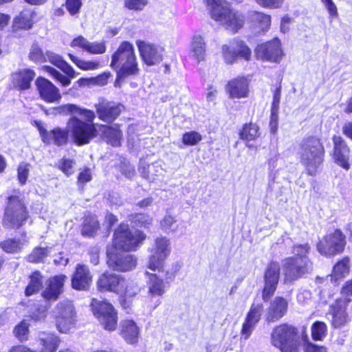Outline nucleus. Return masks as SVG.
Wrapping results in <instances>:
<instances>
[{
	"label": "nucleus",
	"mask_w": 352,
	"mask_h": 352,
	"mask_svg": "<svg viewBox=\"0 0 352 352\" xmlns=\"http://www.w3.org/2000/svg\"><path fill=\"white\" fill-rule=\"evenodd\" d=\"M46 114L71 115L67 124V130L56 128L47 132L41 129L43 141L50 143L53 141L58 146L64 145L68 140V132L71 133L74 142L82 145L88 144L97 135V130L93 121L96 118L94 111L82 108L74 104H67L46 111Z\"/></svg>",
	"instance_id": "f257e3e1"
},
{
	"label": "nucleus",
	"mask_w": 352,
	"mask_h": 352,
	"mask_svg": "<svg viewBox=\"0 0 352 352\" xmlns=\"http://www.w3.org/2000/svg\"><path fill=\"white\" fill-rule=\"evenodd\" d=\"M310 250L311 246L308 243L294 245V256L283 262L285 282L292 283L311 271L312 264L308 257Z\"/></svg>",
	"instance_id": "f03ea898"
},
{
	"label": "nucleus",
	"mask_w": 352,
	"mask_h": 352,
	"mask_svg": "<svg viewBox=\"0 0 352 352\" xmlns=\"http://www.w3.org/2000/svg\"><path fill=\"white\" fill-rule=\"evenodd\" d=\"M111 67L116 72L117 80L139 73L138 63L133 44L123 41L111 56Z\"/></svg>",
	"instance_id": "7ed1b4c3"
},
{
	"label": "nucleus",
	"mask_w": 352,
	"mask_h": 352,
	"mask_svg": "<svg viewBox=\"0 0 352 352\" xmlns=\"http://www.w3.org/2000/svg\"><path fill=\"white\" fill-rule=\"evenodd\" d=\"M212 19L227 30L236 32L244 24L243 14L232 10L226 0H204Z\"/></svg>",
	"instance_id": "20e7f679"
},
{
	"label": "nucleus",
	"mask_w": 352,
	"mask_h": 352,
	"mask_svg": "<svg viewBox=\"0 0 352 352\" xmlns=\"http://www.w3.org/2000/svg\"><path fill=\"white\" fill-rule=\"evenodd\" d=\"M324 150L320 140L309 137L302 140L298 154L300 160L309 175H315L323 162Z\"/></svg>",
	"instance_id": "39448f33"
},
{
	"label": "nucleus",
	"mask_w": 352,
	"mask_h": 352,
	"mask_svg": "<svg viewBox=\"0 0 352 352\" xmlns=\"http://www.w3.org/2000/svg\"><path fill=\"white\" fill-rule=\"evenodd\" d=\"M296 336L297 330L295 327L282 324L273 329L271 342L281 352H298L299 342Z\"/></svg>",
	"instance_id": "423d86ee"
},
{
	"label": "nucleus",
	"mask_w": 352,
	"mask_h": 352,
	"mask_svg": "<svg viewBox=\"0 0 352 352\" xmlns=\"http://www.w3.org/2000/svg\"><path fill=\"white\" fill-rule=\"evenodd\" d=\"M28 218V212L23 200L16 195L10 196L5 210L3 226L17 229L25 223Z\"/></svg>",
	"instance_id": "0eeeda50"
},
{
	"label": "nucleus",
	"mask_w": 352,
	"mask_h": 352,
	"mask_svg": "<svg viewBox=\"0 0 352 352\" xmlns=\"http://www.w3.org/2000/svg\"><path fill=\"white\" fill-rule=\"evenodd\" d=\"M145 238L142 232L136 230L131 232L127 224L122 223L114 232V248L111 250H135Z\"/></svg>",
	"instance_id": "6e6552de"
},
{
	"label": "nucleus",
	"mask_w": 352,
	"mask_h": 352,
	"mask_svg": "<svg viewBox=\"0 0 352 352\" xmlns=\"http://www.w3.org/2000/svg\"><path fill=\"white\" fill-rule=\"evenodd\" d=\"M346 245V236L340 230L329 233L316 246L318 252L327 258L342 254Z\"/></svg>",
	"instance_id": "1a4fd4ad"
},
{
	"label": "nucleus",
	"mask_w": 352,
	"mask_h": 352,
	"mask_svg": "<svg viewBox=\"0 0 352 352\" xmlns=\"http://www.w3.org/2000/svg\"><path fill=\"white\" fill-rule=\"evenodd\" d=\"M76 311L70 301L58 302L54 310L52 316L56 320L57 330L63 333H67L75 324Z\"/></svg>",
	"instance_id": "9d476101"
},
{
	"label": "nucleus",
	"mask_w": 352,
	"mask_h": 352,
	"mask_svg": "<svg viewBox=\"0 0 352 352\" xmlns=\"http://www.w3.org/2000/svg\"><path fill=\"white\" fill-rule=\"evenodd\" d=\"M91 306L94 315L104 329L112 331L116 329L117 312L111 304L93 299Z\"/></svg>",
	"instance_id": "9b49d317"
},
{
	"label": "nucleus",
	"mask_w": 352,
	"mask_h": 352,
	"mask_svg": "<svg viewBox=\"0 0 352 352\" xmlns=\"http://www.w3.org/2000/svg\"><path fill=\"white\" fill-rule=\"evenodd\" d=\"M223 60L227 64H233L237 58H241L245 60H250L252 56V51L243 41L238 38L230 41L228 44L223 45L221 47Z\"/></svg>",
	"instance_id": "f8f14e48"
},
{
	"label": "nucleus",
	"mask_w": 352,
	"mask_h": 352,
	"mask_svg": "<svg viewBox=\"0 0 352 352\" xmlns=\"http://www.w3.org/2000/svg\"><path fill=\"white\" fill-rule=\"evenodd\" d=\"M170 252V240L165 236L157 237L155 240L154 245L150 249L151 255L148 267L153 271L160 270L163 261L168 256Z\"/></svg>",
	"instance_id": "ddd939ff"
},
{
	"label": "nucleus",
	"mask_w": 352,
	"mask_h": 352,
	"mask_svg": "<svg viewBox=\"0 0 352 352\" xmlns=\"http://www.w3.org/2000/svg\"><path fill=\"white\" fill-rule=\"evenodd\" d=\"M107 265L113 270L127 272L133 270L136 266V258L126 252H118V250H108Z\"/></svg>",
	"instance_id": "4468645a"
},
{
	"label": "nucleus",
	"mask_w": 352,
	"mask_h": 352,
	"mask_svg": "<svg viewBox=\"0 0 352 352\" xmlns=\"http://www.w3.org/2000/svg\"><path fill=\"white\" fill-rule=\"evenodd\" d=\"M280 267L277 262H271L264 273V287L262 298L267 302L274 294L280 278Z\"/></svg>",
	"instance_id": "2eb2a0df"
},
{
	"label": "nucleus",
	"mask_w": 352,
	"mask_h": 352,
	"mask_svg": "<svg viewBox=\"0 0 352 352\" xmlns=\"http://www.w3.org/2000/svg\"><path fill=\"white\" fill-rule=\"evenodd\" d=\"M255 54L258 58L274 63H278L283 55L280 42L277 38L258 45Z\"/></svg>",
	"instance_id": "dca6fc26"
},
{
	"label": "nucleus",
	"mask_w": 352,
	"mask_h": 352,
	"mask_svg": "<svg viewBox=\"0 0 352 352\" xmlns=\"http://www.w3.org/2000/svg\"><path fill=\"white\" fill-rule=\"evenodd\" d=\"M136 45L144 63L153 66L162 60L163 49L160 46L142 40H138Z\"/></svg>",
	"instance_id": "f3484780"
},
{
	"label": "nucleus",
	"mask_w": 352,
	"mask_h": 352,
	"mask_svg": "<svg viewBox=\"0 0 352 352\" xmlns=\"http://www.w3.org/2000/svg\"><path fill=\"white\" fill-rule=\"evenodd\" d=\"M263 312L262 303H253L248 312L241 331V339L248 340L261 318Z\"/></svg>",
	"instance_id": "a211bd4d"
},
{
	"label": "nucleus",
	"mask_w": 352,
	"mask_h": 352,
	"mask_svg": "<svg viewBox=\"0 0 352 352\" xmlns=\"http://www.w3.org/2000/svg\"><path fill=\"white\" fill-rule=\"evenodd\" d=\"M349 303L350 300L348 298H339L331 307L329 314L332 316L331 324L334 328H340L349 322V317L346 309Z\"/></svg>",
	"instance_id": "6ab92c4d"
},
{
	"label": "nucleus",
	"mask_w": 352,
	"mask_h": 352,
	"mask_svg": "<svg viewBox=\"0 0 352 352\" xmlns=\"http://www.w3.org/2000/svg\"><path fill=\"white\" fill-rule=\"evenodd\" d=\"M95 108L98 118L107 123L113 122L124 109L121 104L104 100L95 104Z\"/></svg>",
	"instance_id": "aec40b11"
},
{
	"label": "nucleus",
	"mask_w": 352,
	"mask_h": 352,
	"mask_svg": "<svg viewBox=\"0 0 352 352\" xmlns=\"http://www.w3.org/2000/svg\"><path fill=\"white\" fill-rule=\"evenodd\" d=\"M124 283V278L114 273L108 272L102 274L97 280V287L100 292H111L118 294L122 291L121 285Z\"/></svg>",
	"instance_id": "412c9836"
},
{
	"label": "nucleus",
	"mask_w": 352,
	"mask_h": 352,
	"mask_svg": "<svg viewBox=\"0 0 352 352\" xmlns=\"http://www.w3.org/2000/svg\"><path fill=\"white\" fill-rule=\"evenodd\" d=\"M333 159L338 166L345 170L350 168L349 158L350 150L342 138L334 136L333 138Z\"/></svg>",
	"instance_id": "4be33fe9"
},
{
	"label": "nucleus",
	"mask_w": 352,
	"mask_h": 352,
	"mask_svg": "<svg viewBox=\"0 0 352 352\" xmlns=\"http://www.w3.org/2000/svg\"><path fill=\"white\" fill-rule=\"evenodd\" d=\"M92 282V275L86 265L78 264L72 277V287L76 290H87Z\"/></svg>",
	"instance_id": "5701e85b"
},
{
	"label": "nucleus",
	"mask_w": 352,
	"mask_h": 352,
	"mask_svg": "<svg viewBox=\"0 0 352 352\" xmlns=\"http://www.w3.org/2000/svg\"><path fill=\"white\" fill-rule=\"evenodd\" d=\"M36 85L41 98L45 102H55L60 100L61 95L58 89L48 80L38 78L36 80Z\"/></svg>",
	"instance_id": "b1692460"
},
{
	"label": "nucleus",
	"mask_w": 352,
	"mask_h": 352,
	"mask_svg": "<svg viewBox=\"0 0 352 352\" xmlns=\"http://www.w3.org/2000/svg\"><path fill=\"white\" fill-rule=\"evenodd\" d=\"M67 277L63 274L54 276L48 279L47 287L42 293V296L47 300H56L63 292V288Z\"/></svg>",
	"instance_id": "393cba45"
},
{
	"label": "nucleus",
	"mask_w": 352,
	"mask_h": 352,
	"mask_svg": "<svg viewBox=\"0 0 352 352\" xmlns=\"http://www.w3.org/2000/svg\"><path fill=\"white\" fill-rule=\"evenodd\" d=\"M288 301L281 296H276L270 302L266 314V321L274 322L282 318L287 313Z\"/></svg>",
	"instance_id": "a878e982"
},
{
	"label": "nucleus",
	"mask_w": 352,
	"mask_h": 352,
	"mask_svg": "<svg viewBox=\"0 0 352 352\" xmlns=\"http://www.w3.org/2000/svg\"><path fill=\"white\" fill-rule=\"evenodd\" d=\"M226 91L230 98H247L249 93L248 81L244 77L232 79L228 83Z\"/></svg>",
	"instance_id": "bb28decb"
},
{
	"label": "nucleus",
	"mask_w": 352,
	"mask_h": 352,
	"mask_svg": "<svg viewBox=\"0 0 352 352\" xmlns=\"http://www.w3.org/2000/svg\"><path fill=\"white\" fill-rule=\"evenodd\" d=\"M34 16L35 12L32 9H23L13 20V31L30 29L34 23L33 19Z\"/></svg>",
	"instance_id": "cd10ccee"
},
{
	"label": "nucleus",
	"mask_w": 352,
	"mask_h": 352,
	"mask_svg": "<svg viewBox=\"0 0 352 352\" xmlns=\"http://www.w3.org/2000/svg\"><path fill=\"white\" fill-rule=\"evenodd\" d=\"M206 42L200 35H195L192 37L190 56L195 59L198 63L205 60Z\"/></svg>",
	"instance_id": "c85d7f7f"
},
{
	"label": "nucleus",
	"mask_w": 352,
	"mask_h": 352,
	"mask_svg": "<svg viewBox=\"0 0 352 352\" xmlns=\"http://www.w3.org/2000/svg\"><path fill=\"white\" fill-rule=\"evenodd\" d=\"M139 328L133 320H126L121 322V336L130 344L138 341Z\"/></svg>",
	"instance_id": "c756f323"
},
{
	"label": "nucleus",
	"mask_w": 352,
	"mask_h": 352,
	"mask_svg": "<svg viewBox=\"0 0 352 352\" xmlns=\"http://www.w3.org/2000/svg\"><path fill=\"white\" fill-rule=\"evenodd\" d=\"M38 342L42 345L41 352H55L59 344V338L51 333L41 332L38 334Z\"/></svg>",
	"instance_id": "7c9ffc66"
},
{
	"label": "nucleus",
	"mask_w": 352,
	"mask_h": 352,
	"mask_svg": "<svg viewBox=\"0 0 352 352\" xmlns=\"http://www.w3.org/2000/svg\"><path fill=\"white\" fill-rule=\"evenodd\" d=\"M148 276V292L151 296H162L165 293V284L162 278L155 274L146 272Z\"/></svg>",
	"instance_id": "2f4dec72"
},
{
	"label": "nucleus",
	"mask_w": 352,
	"mask_h": 352,
	"mask_svg": "<svg viewBox=\"0 0 352 352\" xmlns=\"http://www.w3.org/2000/svg\"><path fill=\"white\" fill-rule=\"evenodd\" d=\"M35 77V73L31 69H23L13 75V81L20 89L25 90L30 87L31 82Z\"/></svg>",
	"instance_id": "473e14b6"
},
{
	"label": "nucleus",
	"mask_w": 352,
	"mask_h": 352,
	"mask_svg": "<svg viewBox=\"0 0 352 352\" xmlns=\"http://www.w3.org/2000/svg\"><path fill=\"white\" fill-rule=\"evenodd\" d=\"M28 244L25 236L22 238L8 239L0 243V247L7 253H18Z\"/></svg>",
	"instance_id": "72a5a7b5"
},
{
	"label": "nucleus",
	"mask_w": 352,
	"mask_h": 352,
	"mask_svg": "<svg viewBox=\"0 0 352 352\" xmlns=\"http://www.w3.org/2000/svg\"><path fill=\"white\" fill-rule=\"evenodd\" d=\"M252 20L254 23L255 32L261 34L267 31L271 24V16L263 12H254L252 15Z\"/></svg>",
	"instance_id": "f704fd0d"
},
{
	"label": "nucleus",
	"mask_w": 352,
	"mask_h": 352,
	"mask_svg": "<svg viewBox=\"0 0 352 352\" xmlns=\"http://www.w3.org/2000/svg\"><path fill=\"white\" fill-rule=\"evenodd\" d=\"M349 272L350 258L348 256H345L335 264L331 278H333L336 280L344 278L349 274Z\"/></svg>",
	"instance_id": "c9c22d12"
},
{
	"label": "nucleus",
	"mask_w": 352,
	"mask_h": 352,
	"mask_svg": "<svg viewBox=\"0 0 352 352\" xmlns=\"http://www.w3.org/2000/svg\"><path fill=\"white\" fill-rule=\"evenodd\" d=\"M122 291H119V294H124V299L122 300L121 305L124 309L129 307V305L126 304L127 298H132L138 294L140 292V287L136 283L133 281H128L124 279V283L121 285Z\"/></svg>",
	"instance_id": "e433bc0d"
},
{
	"label": "nucleus",
	"mask_w": 352,
	"mask_h": 352,
	"mask_svg": "<svg viewBox=\"0 0 352 352\" xmlns=\"http://www.w3.org/2000/svg\"><path fill=\"white\" fill-rule=\"evenodd\" d=\"M259 127L254 123H249L243 125L239 132L240 139L245 141H252L259 137Z\"/></svg>",
	"instance_id": "4c0bfd02"
},
{
	"label": "nucleus",
	"mask_w": 352,
	"mask_h": 352,
	"mask_svg": "<svg viewBox=\"0 0 352 352\" xmlns=\"http://www.w3.org/2000/svg\"><path fill=\"white\" fill-rule=\"evenodd\" d=\"M98 228L99 223L96 217L88 215L85 218L81 232L83 236H92Z\"/></svg>",
	"instance_id": "58836bf2"
},
{
	"label": "nucleus",
	"mask_w": 352,
	"mask_h": 352,
	"mask_svg": "<svg viewBox=\"0 0 352 352\" xmlns=\"http://www.w3.org/2000/svg\"><path fill=\"white\" fill-rule=\"evenodd\" d=\"M43 280L41 274L38 272H34L30 276V281L25 289V295L29 296L38 292L42 287Z\"/></svg>",
	"instance_id": "ea45409f"
},
{
	"label": "nucleus",
	"mask_w": 352,
	"mask_h": 352,
	"mask_svg": "<svg viewBox=\"0 0 352 352\" xmlns=\"http://www.w3.org/2000/svg\"><path fill=\"white\" fill-rule=\"evenodd\" d=\"M160 227L166 233H174L177 230L176 217L166 214L160 221Z\"/></svg>",
	"instance_id": "a19ab883"
},
{
	"label": "nucleus",
	"mask_w": 352,
	"mask_h": 352,
	"mask_svg": "<svg viewBox=\"0 0 352 352\" xmlns=\"http://www.w3.org/2000/svg\"><path fill=\"white\" fill-rule=\"evenodd\" d=\"M281 87H277L274 93L273 101L271 107V122L270 124L272 125L273 122L276 124L278 119V113L279 110V104L280 101Z\"/></svg>",
	"instance_id": "79ce46f5"
},
{
	"label": "nucleus",
	"mask_w": 352,
	"mask_h": 352,
	"mask_svg": "<svg viewBox=\"0 0 352 352\" xmlns=\"http://www.w3.org/2000/svg\"><path fill=\"white\" fill-rule=\"evenodd\" d=\"M70 60L80 69L83 70H94L100 67V63L96 61H85L69 54Z\"/></svg>",
	"instance_id": "37998d69"
},
{
	"label": "nucleus",
	"mask_w": 352,
	"mask_h": 352,
	"mask_svg": "<svg viewBox=\"0 0 352 352\" xmlns=\"http://www.w3.org/2000/svg\"><path fill=\"white\" fill-rule=\"evenodd\" d=\"M105 135L107 142L113 146H118L120 145L122 132L119 129L107 127V129L105 131Z\"/></svg>",
	"instance_id": "c03bdc74"
},
{
	"label": "nucleus",
	"mask_w": 352,
	"mask_h": 352,
	"mask_svg": "<svg viewBox=\"0 0 352 352\" xmlns=\"http://www.w3.org/2000/svg\"><path fill=\"white\" fill-rule=\"evenodd\" d=\"M327 325L323 322H315L311 326V336L314 340H322L327 334Z\"/></svg>",
	"instance_id": "a18cd8bd"
},
{
	"label": "nucleus",
	"mask_w": 352,
	"mask_h": 352,
	"mask_svg": "<svg viewBox=\"0 0 352 352\" xmlns=\"http://www.w3.org/2000/svg\"><path fill=\"white\" fill-rule=\"evenodd\" d=\"M49 249L47 248H36L29 255L28 260L32 263H39L48 255Z\"/></svg>",
	"instance_id": "49530a36"
},
{
	"label": "nucleus",
	"mask_w": 352,
	"mask_h": 352,
	"mask_svg": "<svg viewBox=\"0 0 352 352\" xmlns=\"http://www.w3.org/2000/svg\"><path fill=\"white\" fill-rule=\"evenodd\" d=\"M28 328L29 324L23 320L14 328V333L20 341H25L28 339Z\"/></svg>",
	"instance_id": "de8ad7c7"
},
{
	"label": "nucleus",
	"mask_w": 352,
	"mask_h": 352,
	"mask_svg": "<svg viewBox=\"0 0 352 352\" xmlns=\"http://www.w3.org/2000/svg\"><path fill=\"white\" fill-rule=\"evenodd\" d=\"M201 139V135L196 131L186 132L182 136V142L187 146L196 145Z\"/></svg>",
	"instance_id": "09e8293b"
},
{
	"label": "nucleus",
	"mask_w": 352,
	"mask_h": 352,
	"mask_svg": "<svg viewBox=\"0 0 352 352\" xmlns=\"http://www.w3.org/2000/svg\"><path fill=\"white\" fill-rule=\"evenodd\" d=\"M43 68L47 73H49L56 80L60 82L63 86L66 87L70 85V79L60 74L56 69L50 66H45Z\"/></svg>",
	"instance_id": "8fccbe9b"
},
{
	"label": "nucleus",
	"mask_w": 352,
	"mask_h": 352,
	"mask_svg": "<svg viewBox=\"0 0 352 352\" xmlns=\"http://www.w3.org/2000/svg\"><path fill=\"white\" fill-rule=\"evenodd\" d=\"M82 0H66L65 7L69 13L72 15H76L82 7Z\"/></svg>",
	"instance_id": "3c124183"
},
{
	"label": "nucleus",
	"mask_w": 352,
	"mask_h": 352,
	"mask_svg": "<svg viewBox=\"0 0 352 352\" xmlns=\"http://www.w3.org/2000/svg\"><path fill=\"white\" fill-rule=\"evenodd\" d=\"M30 165L26 163H21L18 167V179L21 185L26 183L29 175Z\"/></svg>",
	"instance_id": "603ef678"
},
{
	"label": "nucleus",
	"mask_w": 352,
	"mask_h": 352,
	"mask_svg": "<svg viewBox=\"0 0 352 352\" xmlns=\"http://www.w3.org/2000/svg\"><path fill=\"white\" fill-rule=\"evenodd\" d=\"M87 52L91 54H103L106 51V46L104 42H88Z\"/></svg>",
	"instance_id": "864d4df0"
},
{
	"label": "nucleus",
	"mask_w": 352,
	"mask_h": 352,
	"mask_svg": "<svg viewBox=\"0 0 352 352\" xmlns=\"http://www.w3.org/2000/svg\"><path fill=\"white\" fill-rule=\"evenodd\" d=\"M260 6L264 8L276 9L282 7L284 0H254Z\"/></svg>",
	"instance_id": "5fc2aeb1"
},
{
	"label": "nucleus",
	"mask_w": 352,
	"mask_h": 352,
	"mask_svg": "<svg viewBox=\"0 0 352 352\" xmlns=\"http://www.w3.org/2000/svg\"><path fill=\"white\" fill-rule=\"evenodd\" d=\"M155 168H160V164L157 162H155L151 165H142L139 168V170L142 173V176L148 180H154V177L151 175V169Z\"/></svg>",
	"instance_id": "6e6d98bb"
},
{
	"label": "nucleus",
	"mask_w": 352,
	"mask_h": 352,
	"mask_svg": "<svg viewBox=\"0 0 352 352\" xmlns=\"http://www.w3.org/2000/svg\"><path fill=\"white\" fill-rule=\"evenodd\" d=\"M75 162L72 160L63 159L60 163V169L67 175L69 176L74 173Z\"/></svg>",
	"instance_id": "4d7b16f0"
},
{
	"label": "nucleus",
	"mask_w": 352,
	"mask_h": 352,
	"mask_svg": "<svg viewBox=\"0 0 352 352\" xmlns=\"http://www.w3.org/2000/svg\"><path fill=\"white\" fill-rule=\"evenodd\" d=\"M134 221L139 226L148 228L152 223L153 219L148 214H137L135 216Z\"/></svg>",
	"instance_id": "13d9d810"
},
{
	"label": "nucleus",
	"mask_w": 352,
	"mask_h": 352,
	"mask_svg": "<svg viewBox=\"0 0 352 352\" xmlns=\"http://www.w3.org/2000/svg\"><path fill=\"white\" fill-rule=\"evenodd\" d=\"M146 0H125L124 5L129 10H141L146 5Z\"/></svg>",
	"instance_id": "bf43d9fd"
},
{
	"label": "nucleus",
	"mask_w": 352,
	"mask_h": 352,
	"mask_svg": "<svg viewBox=\"0 0 352 352\" xmlns=\"http://www.w3.org/2000/svg\"><path fill=\"white\" fill-rule=\"evenodd\" d=\"M119 168L122 174L129 179L132 178L135 175L134 167L129 162H121Z\"/></svg>",
	"instance_id": "052dcab7"
},
{
	"label": "nucleus",
	"mask_w": 352,
	"mask_h": 352,
	"mask_svg": "<svg viewBox=\"0 0 352 352\" xmlns=\"http://www.w3.org/2000/svg\"><path fill=\"white\" fill-rule=\"evenodd\" d=\"M29 56L35 62H43L46 60V56H45L41 50L36 46L32 47Z\"/></svg>",
	"instance_id": "680f3d73"
},
{
	"label": "nucleus",
	"mask_w": 352,
	"mask_h": 352,
	"mask_svg": "<svg viewBox=\"0 0 352 352\" xmlns=\"http://www.w3.org/2000/svg\"><path fill=\"white\" fill-rule=\"evenodd\" d=\"M47 307L41 306L32 314L31 318L36 322L43 320L47 316Z\"/></svg>",
	"instance_id": "e2e57ef3"
},
{
	"label": "nucleus",
	"mask_w": 352,
	"mask_h": 352,
	"mask_svg": "<svg viewBox=\"0 0 352 352\" xmlns=\"http://www.w3.org/2000/svg\"><path fill=\"white\" fill-rule=\"evenodd\" d=\"M342 297L340 298H348L350 302H352V279L346 281L341 289Z\"/></svg>",
	"instance_id": "0e129e2a"
},
{
	"label": "nucleus",
	"mask_w": 352,
	"mask_h": 352,
	"mask_svg": "<svg viewBox=\"0 0 352 352\" xmlns=\"http://www.w3.org/2000/svg\"><path fill=\"white\" fill-rule=\"evenodd\" d=\"M45 58L46 60L52 63L57 67H59L62 63L64 61L60 56L50 52L46 53Z\"/></svg>",
	"instance_id": "69168bd1"
},
{
	"label": "nucleus",
	"mask_w": 352,
	"mask_h": 352,
	"mask_svg": "<svg viewBox=\"0 0 352 352\" xmlns=\"http://www.w3.org/2000/svg\"><path fill=\"white\" fill-rule=\"evenodd\" d=\"M91 170L88 168H85L81 171L78 177V183L79 184H84L91 179Z\"/></svg>",
	"instance_id": "338daca9"
},
{
	"label": "nucleus",
	"mask_w": 352,
	"mask_h": 352,
	"mask_svg": "<svg viewBox=\"0 0 352 352\" xmlns=\"http://www.w3.org/2000/svg\"><path fill=\"white\" fill-rule=\"evenodd\" d=\"M305 352H327L326 347L318 346L309 342L305 344Z\"/></svg>",
	"instance_id": "774afa93"
}]
</instances>
